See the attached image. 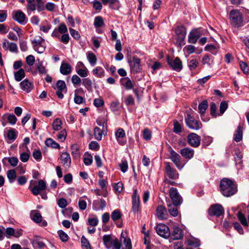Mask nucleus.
<instances>
[{
  "label": "nucleus",
  "instance_id": "1",
  "mask_svg": "<svg viewBox=\"0 0 249 249\" xmlns=\"http://www.w3.org/2000/svg\"><path fill=\"white\" fill-rule=\"evenodd\" d=\"M220 191L224 196L229 197L236 193L237 186L231 180L228 178H223L220 181Z\"/></svg>",
  "mask_w": 249,
  "mask_h": 249
},
{
  "label": "nucleus",
  "instance_id": "2",
  "mask_svg": "<svg viewBox=\"0 0 249 249\" xmlns=\"http://www.w3.org/2000/svg\"><path fill=\"white\" fill-rule=\"evenodd\" d=\"M51 36L53 37L59 38L60 41L65 44H67L70 40L68 28L64 23L60 24L57 28H55Z\"/></svg>",
  "mask_w": 249,
  "mask_h": 249
},
{
  "label": "nucleus",
  "instance_id": "3",
  "mask_svg": "<svg viewBox=\"0 0 249 249\" xmlns=\"http://www.w3.org/2000/svg\"><path fill=\"white\" fill-rule=\"evenodd\" d=\"M230 22L231 25L235 28H239L244 25L243 15L239 10H231L229 14Z\"/></svg>",
  "mask_w": 249,
  "mask_h": 249
},
{
  "label": "nucleus",
  "instance_id": "4",
  "mask_svg": "<svg viewBox=\"0 0 249 249\" xmlns=\"http://www.w3.org/2000/svg\"><path fill=\"white\" fill-rule=\"evenodd\" d=\"M27 12L30 15L31 12L37 9L38 12L45 10L44 1L43 0H27Z\"/></svg>",
  "mask_w": 249,
  "mask_h": 249
},
{
  "label": "nucleus",
  "instance_id": "5",
  "mask_svg": "<svg viewBox=\"0 0 249 249\" xmlns=\"http://www.w3.org/2000/svg\"><path fill=\"white\" fill-rule=\"evenodd\" d=\"M103 243L108 249H121L122 244L116 237H112L110 235H105L103 237Z\"/></svg>",
  "mask_w": 249,
  "mask_h": 249
},
{
  "label": "nucleus",
  "instance_id": "6",
  "mask_svg": "<svg viewBox=\"0 0 249 249\" xmlns=\"http://www.w3.org/2000/svg\"><path fill=\"white\" fill-rule=\"evenodd\" d=\"M185 121L187 126L190 129L198 130L202 127L201 123L194 119L191 114L188 112L185 117Z\"/></svg>",
  "mask_w": 249,
  "mask_h": 249
},
{
  "label": "nucleus",
  "instance_id": "7",
  "mask_svg": "<svg viewBox=\"0 0 249 249\" xmlns=\"http://www.w3.org/2000/svg\"><path fill=\"white\" fill-rule=\"evenodd\" d=\"M169 195L173 203L180 205L182 202V199L176 188L171 187L169 190Z\"/></svg>",
  "mask_w": 249,
  "mask_h": 249
},
{
  "label": "nucleus",
  "instance_id": "8",
  "mask_svg": "<svg viewBox=\"0 0 249 249\" xmlns=\"http://www.w3.org/2000/svg\"><path fill=\"white\" fill-rule=\"evenodd\" d=\"M209 214L212 216L219 217L224 213L222 206L219 204L212 205L208 210Z\"/></svg>",
  "mask_w": 249,
  "mask_h": 249
},
{
  "label": "nucleus",
  "instance_id": "9",
  "mask_svg": "<svg viewBox=\"0 0 249 249\" xmlns=\"http://www.w3.org/2000/svg\"><path fill=\"white\" fill-rule=\"evenodd\" d=\"M170 158L176 166L179 169L181 170L183 168L184 165L182 164L181 161V158L178 154L173 150L171 147L169 150Z\"/></svg>",
  "mask_w": 249,
  "mask_h": 249
},
{
  "label": "nucleus",
  "instance_id": "10",
  "mask_svg": "<svg viewBox=\"0 0 249 249\" xmlns=\"http://www.w3.org/2000/svg\"><path fill=\"white\" fill-rule=\"evenodd\" d=\"M167 62L169 65L177 71H179L182 69V62L178 57L173 58L168 56Z\"/></svg>",
  "mask_w": 249,
  "mask_h": 249
},
{
  "label": "nucleus",
  "instance_id": "11",
  "mask_svg": "<svg viewBox=\"0 0 249 249\" xmlns=\"http://www.w3.org/2000/svg\"><path fill=\"white\" fill-rule=\"evenodd\" d=\"M157 233L161 237L168 238L170 235V231L167 226L163 224H159L156 227Z\"/></svg>",
  "mask_w": 249,
  "mask_h": 249
},
{
  "label": "nucleus",
  "instance_id": "12",
  "mask_svg": "<svg viewBox=\"0 0 249 249\" xmlns=\"http://www.w3.org/2000/svg\"><path fill=\"white\" fill-rule=\"evenodd\" d=\"M201 138L199 136L195 133H191L187 136L188 143L193 147H197L200 145Z\"/></svg>",
  "mask_w": 249,
  "mask_h": 249
},
{
  "label": "nucleus",
  "instance_id": "13",
  "mask_svg": "<svg viewBox=\"0 0 249 249\" xmlns=\"http://www.w3.org/2000/svg\"><path fill=\"white\" fill-rule=\"evenodd\" d=\"M13 18L19 24L25 25L27 22V18L25 14L21 10L13 12Z\"/></svg>",
  "mask_w": 249,
  "mask_h": 249
},
{
  "label": "nucleus",
  "instance_id": "14",
  "mask_svg": "<svg viewBox=\"0 0 249 249\" xmlns=\"http://www.w3.org/2000/svg\"><path fill=\"white\" fill-rule=\"evenodd\" d=\"M165 172L169 178L172 179H178L179 177L178 171L170 166V163L165 162Z\"/></svg>",
  "mask_w": 249,
  "mask_h": 249
},
{
  "label": "nucleus",
  "instance_id": "15",
  "mask_svg": "<svg viewBox=\"0 0 249 249\" xmlns=\"http://www.w3.org/2000/svg\"><path fill=\"white\" fill-rule=\"evenodd\" d=\"M201 34L198 29H193L189 34L188 42L189 43L195 44L198 39L201 36Z\"/></svg>",
  "mask_w": 249,
  "mask_h": 249
},
{
  "label": "nucleus",
  "instance_id": "16",
  "mask_svg": "<svg viewBox=\"0 0 249 249\" xmlns=\"http://www.w3.org/2000/svg\"><path fill=\"white\" fill-rule=\"evenodd\" d=\"M56 95L59 99H62L64 97L62 92H66L67 91V87L65 82L62 80H58L56 83Z\"/></svg>",
  "mask_w": 249,
  "mask_h": 249
},
{
  "label": "nucleus",
  "instance_id": "17",
  "mask_svg": "<svg viewBox=\"0 0 249 249\" xmlns=\"http://www.w3.org/2000/svg\"><path fill=\"white\" fill-rule=\"evenodd\" d=\"M115 136L118 143L121 145H124L126 143V140L124 139L125 133L123 128H119L115 132Z\"/></svg>",
  "mask_w": 249,
  "mask_h": 249
},
{
  "label": "nucleus",
  "instance_id": "18",
  "mask_svg": "<svg viewBox=\"0 0 249 249\" xmlns=\"http://www.w3.org/2000/svg\"><path fill=\"white\" fill-rule=\"evenodd\" d=\"M141 59L136 56H134L132 58V61L130 65L132 72L138 73L141 71L140 68Z\"/></svg>",
  "mask_w": 249,
  "mask_h": 249
},
{
  "label": "nucleus",
  "instance_id": "19",
  "mask_svg": "<svg viewBox=\"0 0 249 249\" xmlns=\"http://www.w3.org/2000/svg\"><path fill=\"white\" fill-rule=\"evenodd\" d=\"M46 187V183L43 180H40L38 182V185L34 186L31 189V191L35 196H37L45 189Z\"/></svg>",
  "mask_w": 249,
  "mask_h": 249
},
{
  "label": "nucleus",
  "instance_id": "20",
  "mask_svg": "<svg viewBox=\"0 0 249 249\" xmlns=\"http://www.w3.org/2000/svg\"><path fill=\"white\" fill-rule=\"evenodd\" d=\"M61 163L65 168H69L71 164V159L70 154L67 152L62 153L60 156Z\"/></svg>",
  "mask_w": 249,
  "mask_h": 249
},
{
  "label": "nucleus",
  "instance_id": "21",
  "mask_svg": "<svg viewBox=\"0 0 249 249\" xmlns=\"http://www.w3.org/2000/svg\"><path fill=\"white\" fill-rule=\"evenodd\" d=\"M21 89L27 93L30 92L34 88L33 83L27 79H24L20 83Z\"/></svg>",
  "mask_w": 249,
  "mask_h": 249
},
{
  "label": "nucleus",
  "instance_id": "22",
  "mask_svg": "<svg viewBox=\"0 0 249 249\" xmlns=\"http://www.w3.org/2000/svg\"><path fill=\"white\" fill-rule=\"evenodd\" d=\"M180 154L185 159L190 160L194 157V150L192 148L185 147L180 150Z\"/></svg>",
  "mask_w": 249,
  "mask_h": 249
},
{
  "label": "nucleus",
  "instance_id": "23",
  "mask_svg": "<svg viewBox=\"0 0 249 249\" xmlns=\"http://www.w3.org/2000/svg\"><path fill=\"white\" fill-rule=\"evenodd\" d=\"M208 107V104L206 100H204L201 102L198 105L199 112L200 114L201 119L203 121H207L208 120L204 118V114L207 108Z\"/></svg>",
  "mask_w": 249,
  "mask_h": 249
},
{
  "label": "nucleus",
  "instance_id": "24",
  "mask_svg": "<svg viewBox=\"0 0 249 249\" xmlns=\"http://www.w3.org/2000/svg\"><path fill=\"white\" fill-rule=\"evenodd\" d=\"M120 83L126 90H130L134 87L133 83L128 77L121 78Z\"/></svg>",
  "mask_w": 249,
  "mask_h": 249
},
{
  "label": "nucleus",
  "instance_id": "25",
  "mask_svg": "<svg viewBox=\"0 0 249 249\" xmlns=\"http://www.w3.org/2000/svg\"><path fill=\"white\" fill-rule=\"evenodd\" d=\"M175 32L178 36V39L181 41H183L186 35V28L183 25L178 26L176 28Z\"/></svg>",
  "mask_w": 249,
  "mask_h": 249
},
{
  "label": "nucleus",
  "instance_id": "26",
  "mask_svg": "<svg viewBox=\"0 0 249 249\" xmlns=\"http://www.w3.org/2000/svg\"><path fill=\"white\" fill-rule=\"evenodd\" d=\"M157 215L160 219H167L168 214L165 208L162 206H159L157 208Z\"/></svg>",
  "mask_w": 249,
  "mask_h": 249
},
{
  "label": "nucleus",
  "instance_id": "27",
  "mask_svg": "<svg viewBox=\"0 0 249 249\" xmlns=\"http://www.w3.org/2000/svg\"><path fill=\"white\" fill-rule=\"evenodd\" d=\"M140 209V199L137 196L136 191L133 194L132 196V210L134 212H138Z\"/></svg>",
  "mask_w": 249,
  "mask_h": 249
},
{
  "label": "nucleus",
  "instance_id": "28",
  "mask_svg": "<svg viewBox=\"0 0 249 249\" xmlns=\"http://www.w3.org/2000/svg\"><path fill=\"white\" fill-rule=\"evenodd\" d=\"M172 236L174 240L181 239L183 236L182 230L178 227L175 226L173 229Z\"/></svg>",
  "mask_w": 249,
  "mask_h": 249
},
{
  "label": "nucleus",
  "instance_id": "29",
  "mask_svg": "<svg viewBox=\"0 0 249 249\" xmlns=\"http://www.w3.org/2000/svg\"><path fill=\"white\" fill-rule=\"evenodd\" d=\"M60 71L63 75H68L71 72V67L67 63H62Z\"/></svg>",
  "mask_w": 249,
  "mask_h": 249
},
{
  "label": "nucleus",
  "instance_id": "30",
  "mask_svg": "<svg viewBox=\"0 0 249 249\" xmlns=\"http://www.w3.org/2000/svg\"><path fill=\"white\" fill-rule=\"evenodd\" d=\"M121 240L123 243L124 247L123 249H132V244L130 238L124 236L123 232H122L121 235Z\"/></svg>",
  "mask_w": 249,
  "mask_h": 249
},
{
  "label": "nucleus",
  "instance_id": "31",
  "mask_svg": "<svg viewBox=\"0 0 249 249\" xmlns=\"http://www.w3.org/2000/svg\"><path fill=\"white\" fill-rule=\"evenodd\" d=\"M31 219L36 223H39L42 221V216L37 210H33L30 213Z\"/></svg>",
  "mask_w": 249,
  "mask_h": 249
},
{
  "label": "nucleus",
  "instance_id": "32",
  "mask_svg": "<svg viewBox=\"0 0 249 249\" xmlns=\"http://www.w3.org/2000/svg\"><path fill=\"white\" fill-rule=\"evenodd\" d=\"M106 206V202L103 199H101L99 201H94L93 203V208L95 210H103Z\"/></svg>",
  "mask_w": 249,
  "mask_h": 249
},
{
  "label": "nucleus",
  "instance_id": "33",
  "mask_svg": "<svg viewBox=\"0 0 249 249\" xmlns=\"http://www.w3.org/2000/svg\"><path fill=\"white\" fill-rule=\"evenodd\" d=\"M243 138V128L241 125H239L237 130L235 132V133L234 135V140L236 142H240Z\"/></svg>",
  "mask_w": 249,
  "mask_h": 249
},
{
  "label": "nucleus",
  "instance_id": "34",
  "mask_svg": "<svg viewBox=\"0 0 249 249\" xmlns=\"http://www.w3.org/2000/svg\"><path fill=\"white\" fill-rule=\"evenodd\" d=\"M87 59L92 66H94L97 63V58L95 55L90 52H88L87 53Z\"/></svg>",
  "mask_w": 249,
  "mask_h": 249
},
{
  "label": "nucleus",
  "instance_id": "35",
  "mask_svg": "<svg viewBox=\"0 0 249 249\" xmlns=\"http://www.w3.org/2000/svg\"><path fill=\"white\" fill-rule=\"evenodd\" d=\"M178 206L174 203L167 204L168 212L173 216H177L178 214V211L177 208Z\"/></svg>",
  "mask_w": 249,
  "mask_h": 249
},
{
  "label": "nucleus",
  "instance_id": "36",
  "mask_svg": "<svg viewBox=\"0 0 249 249\" xmlns=\"http://www.w3.org/2000/svg\"><path fill=\"white\" fill-rule=\"evenodd\" d=\"M25 76L24 70L23 69H20L18 71L15 72L14 77L17 81H20Z\"/></svg>",
  "mask_w": 249,
  "mask_h": 249
},
{
  "label": "nucleus",
  "instance_id": "37",
  "mask_svg": "<svg viewBox=\"0 0 249 249\" xmlns=\"http://www.w3.org/2000/svg\"><path fill=\"white\" fill-rule=\"evenodd\" d=\"M92 73L96 77L102 78L105 75V71L101 67H97L92 70Z\"/></svg>",
  "mask_w": 249,
  "mask_h": 249
},
{
  "label": "nucleus",
  "instance_id": "38",
  "mask_svg": "<svg viewBox=\"0 0 249 249\" xmlns=\"http://www.w3.org/2000/svg\"><path fill=\"white\" fill-rule=\"evenodd\" d=\"M18 131L14 128H11L8 130L7 136L9 140L13 142L16 139Z\"/></svg>",
  "mask_w": 249,
  "mask_h": 249
},
{
  "label": "nucleus",
  "instance_id": "39",
  "mask_svg": "<svg viewBox=\"0 0 249 249\" xmlns=\"http://www.w3.org/2000/svg\"><path fill=\"white\" fill-rule=\"evenodd\" d=\"M45 144L53 148H60L59 144L51 138H48L45 141Z\"/></svg>",
  "mask_w": 249,
  "mask_h": 249
},
{
  "label": "nucleus",
  "instance_id": "40",
  "mask_svg": "<svg viewBox=\"0 0 249 249\" xmlns=\"http://www.w3.org/2000/svg\"><path fill=\"white\" fill-rule=\"evenodd\" d=\"M3 119H7L8 122L11 124H15L17 121V119L15 115L10 114H5L3 116Z\"/></svg>",
  "mask_w": 249,
  "mask_h": 249
},
{
  "label": "nucleus",
  "instance_id": "41",
  "mask_svg": "<svg viewBox=\"0 0 249 249\" xmlns=\"http://www.w3.org/2000/svg\"><path fill=\"white\" fill-rule=\"evenodd\" d=\"M7 176L10 183L14 182L17 177L15 170H8L7 172Z\"/></svg>",
  "mask_w": 249,
  "mask_h": 249
},
{
  "label": "nucleus",
  "instance_id": "42",
  "mask_svg": "<svg viewBox=\"0 0 249 249\" xmlns=\"http://www.w3.org/2000/svg\"><path fill=\"white\" fill-rule=\"evenodd\" d=\"M122 214L121 212L118 209H116L114 210L111 214V217L112 220L114 221H117L121 218Z\"/></svg>",
  "mask_w": 249,
  "mask_h": 249
},
{
  "label": "nucleus",
  "instance_id": "43",
  "mask_svg": "<svg viewBox=\"0 0 249 249\" xmlns=\"http://www.w3.org/2000/svg\"><path fill=\"white\" fill-rule=\"evenodd\" d=\"M82 85L88 90H90L92 88V82L89 78H86L82 79Z\"/></svg>",
  "mask_w": 249,
  "mask_h": 249
},
{
  "label": "nucleus",
  "instance_id": "44",
  "mask_svg": "<svg viewBox=\"0 0 249 249\" xmlns=\"http://www.w3.org/2000/svg\"><path fill=\"white\" fill-rule=\"evenodd\" d=\"M104 24L103 18L100 17L98 16L95 18L94 21V25L96 28H99L103 26Z\"/></svg>",
  "mask_w": 249,
  "mask_h": 249
},
{
  "label": "nucleus",
  "instance_id": "45",
  "mask_svg": "<svg viewBox=\"0 0 249 249\" xmlns=\"http://www.w3.org/2000/svg\"><path fill=\"white\" fill-rule=\"evenodd\" d=\"M83 161L86 165L89 166L92 163V157L90 154L85 153L83 157Z\"/></svg>",
  "mask_w": 249,
  "mask_h": 249
},
{
  "label": "nucleus",
  "instance_id": "46",
  "mask_svg": "<svg viewBox=\"0 0 249 249\" xmlns=\"http://www.w3.org/2000/svg\"><path fill=\"white\" fill-rule=\"evenodd\" d=\"M198 65V61L196 59H193L188 61V66L191 71L195 70Z\"/></svg>",
  "mask_w": 249,
  "mask_h": 249
},
{
  "label": "nucleus",
  "instance_id": "47",
  "mask_svg": "<svg viewBox=\"0 0 249 249\" xmlns=\"http://www.w3.org/2000/svg\"><path fill=\"white\" fill-rule=\"evenodd\" d=\"M62 122L59 118L55 119L53 123V127L54 130H59L61 129Z\"/></svg>",
  "mask_w": 249,
  "mask_h": 249
},
{
  "label": "nucleus",
  "instance_id": "48",
  "mask_svg": "<svg viewBox=\"0 0 249 249\" xmlns=\"http://www.w3.org/2000/svg\"><path fill=\"white\" fill-rule=\"evenodd\" d=\"M75 70L77 73L82 77H86L88 75L89 71L87 68Z\"/></svg>",
  "mask_w": 249,
  "mask_h": 249
},
{
  "label": "nucleus",
  "instance_id": "49",
  "mask_svg": "<svg viewBox=\"0 0 249 249\" xmlns=\"http://www.w3.org/2000/svg\"><path fill=\"white\" fill-rule=\"evenodd\" d=\"M238 218L240 221L241 223L244 226H248V223L247 222L246 218L245 215L241 212H239L237 214Z\"/></svg>",
  "mask_w": 249,
  "mask_h": 249
},
{
  "label": "nucleus",
  "instance_id": "50",
  "mask_svg": "<svg viewBox=\"0 0 249 249\" xmlns=\"http://www.w3.org/2000/svg\"><path fill=\"white\" fill-rule=\"evenodd\" d=\"M205 51L210 52L213 54H215L217 52L216 47L212 44H207L205 47Z\"/></svg>",
  "mask_w": 249,
  "mask_h": 249
},
{
  "label": "nucleus",
  "instance_id": "51",
  "mask_svg": "<svg viewBox=\"0 0 249 249\" xmlns=\"http://www.w3.org/2000/svg\"><path fill=\"white\" fill-rule=\"evenodd\" d=\"M239 64L243 72L246 74H249V66L248 65L243 61H240Z\"/></svg>",
  "mask_w": 249,
  "mask_h": 249
},
{
  "label": "nucleus",
  "instance_id": "52",
  "mask_svg": "<svg viewBox=\"0 0 249 249\" xmlns=\"http://www.w3.org/2000/svg\"><path fill=\"white\" fill-rule=\"evenodd\" d=\"M81 242L83 247H84L86 249H91V247L89 241L84 236H82Z\"/></svg>",
  "mask_w": 249,
  "mask_h": 249
},
{
  "label": "nucleus",
  "instance_id": "53",
  "mask_svg": "<svg viewBox=\"0 0 249 249\" xmlns=\"http://www.w3.org/2000/svg\"><path fill=\"white\" fill-rule=\"evenodd\" d=\"M94 137H95V138L98 140V141H100L102 139V131L101 130V129L98 127H96L94 129Z\"/></svg>",
  "mask_w": 249,
  "mask_h": 249
},
{
  "label": "nucleus",
  "instance_id": "54",
  "mask_svg": "<svg viewBox=\"0 0 249 249\" xmlns=\"http://www.w3.org/2000/svg\"><path fill=\"white\" fill-rule=\"evenodd\" d=\"M202 63L203 65L210 66L213 63V60L209 55H205L202 59Z\"/></svg>",
  "mask_w": 249,
  "mask_h": 249
},
{
  "label": "nucleus",
  "instance_id": "55",
  "mask_svg": "<svg viewBox=\"0 0 249 249\" xmlns=\"http://www.w3.org/2000/svg\"><path fill=\"white\" fill-rule=\"evenodd\" d=\"M36 67L40 74H46L47 73V70L45 67L42 65V62L36 63Z\"/></svg>",
  "mask_w": 249,
  "mask_h": 249
},
{
  "label": "nucleus",
  "instance_id": "56",
  "mask_svg": "<svg viewBox=\"0 0 249 249\" xmlns=\"http://www.w3.org/2000/svg\"><path fill=\"white\" fill-rule=\"evenodd\" d=\"M173 131L177 134L179 133L182 131V126L177 121L174 122V123Z\"/></svg>",
  "mask_w": 249,
  "mask_h": 249
},
{
  "label": "nucleus",
  "instance_id": "57",
  "mask_svg": "<svg viewBox=\"0 0 249 249\" xmlns=\"http://www.w3.org/2000/svg\"><path fill=\"white\" fill-rule=\"evenodd\" d=\"M45 9L50 12H53L55 10L56 6L55 4L53 2H47L45 6L44 5Z\"/></svg>",
  "mask_w": 249,
  "mask_h": 249
},
{
  "label": "nucleus",
  "instance_id": "58",
  "mask_svg": "<svg viewBox=\"0 0 249 249\" xmlns=\"http://www.w3.org/2000/svg\"><path fill=\"white\" fill-rule=\"evenodd\" d=\"M33 245L39 249H42L45 247V243L42 241H40L39 239H36L33 242Z\"/></svg>",
  "mask_w": 249,
  "mask_h": 249
},
{
  "label": "nucleus",
  "instance_id": "59",
  "mask_svg": "<svg viewBox=\"0 0 249 249\" xmlns=\"http://www.w3.org/2000/svg\"><path fill=\"white\" fill-rule=\"evenodd\" d=\"M58 233L60 239L63 242H67L68 240V235L63 231L59 230L58 231Z\"/></svg>",
  "mask_w": 249,
  "mask_h": 249
},
{
  "label": "nucleus",
  "instance_id": "60",
  "mask_svg": "<svg viewBox=\"0 0 249 249\" xmlns=\"http://www.w3.org/2000/svg\"><path fill=\"white\" fill-rule=\"evenodd\" d=\"M217 107L214 103L212 102L210 105L211 114L214 118L217 116L216 112Z\"/></svg>",
  "mask_w": 249,
  "mask_h": 249
},
{
  "label": "nucleus",
  "instance_id": "61",
  "mask_svg": "<svg viewBox=\"0 0 249 249\" xmlns=\"http://www.w3.org/2000/svg\"><path fill=\"white\" fill-rule=\"evenodd\" d=\"M26 62L28 66H32L35 62V58L33 55H29L26 57Z\"/></svg>",
  "mask_w": 249,
  "mask_h": 249
},
{
  "label": "nucleus",
  "instance_id": "62",
  "mask_svg": "<svg viewBox=\"0 0 249 249\" xmlns=\"http://www.w3.org/2000/svg\"><path fill=\"white\" fill-rule=\"evenodd\" d=\"M70 33L71 35V36L75 39L78 40L80 37V36L79 33L76 31L75 30L70 28H69Z\"/></svg>",
  "mask_w": 249,
  "mask_h": 249
},
{
  "label": "nucleus",
  "instance_id": "63",
  "mask_svg": "<svg viewBox=\"0 0 249 249\" xmlns=\"http://www.w3.org/2000/svg\"><path fill=\"white\" fill-rule=\"evenodd\" d=\"M71 82L73 85L79 86L81 83V79L77 75L75 74L72 76Z\"/></svg>",
  "mask_w": 249,
  "mask_h": 249
},
{
  "label": "nucleus",
  "instance_id": "64",
  "mask_svg": "<svg viewBox=\"0 0 249 249\" xmlns=\"http://www.w3.org/2000/svg\"><path fill=\"white\" fill-rule=\"evenodd\" d=\"M123 184L121 182H118V183H116L113 187L115 191L118 193H120L123 190Z\"/></svg>",
  "mask_w": 249,
  "mask_h": 249
}]
</instances>
